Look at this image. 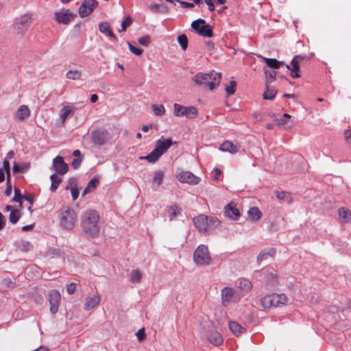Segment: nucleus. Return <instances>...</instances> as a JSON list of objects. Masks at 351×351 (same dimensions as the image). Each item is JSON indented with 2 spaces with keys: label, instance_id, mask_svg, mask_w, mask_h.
<instances>
[{
  "label": "nucleus",
  "instance_id": "nucleus-35",
  "mask_svg": "<svg viewBox=\"0 0 351 351\" xmlns=\"http://www.w3.org/2000/svg\"><path fill=\"white\" fill-rule=\"evenodd\" d=\"M248 216L252 221H258L262 217V213L260 211V210L255 206L251 207L248 212Z\"/></svg>",
  "mask_w": 351,
  "mask_h": 351
},
{
  "label": "nucleus",
  "instance_id": "nucleus-11",
  "mask_svg": "<svg viewBox=\"0 0 351 351\" xmlns=\"http://www.w3.org/2000/svg\"><path fill=\"white\" fill-rule=\"evenodd\" d=\"M176 178L180 182L187 183L191 185L197 184L200 178L195 176L193 173L186 171H182L176 175Z\"/></svg>",
  "mask_w": 351,
  "mask_h": 351
},
{
  "label": "nucleus",
  "instance_id": "nucleus-40",
  "mask_svg": "<svg viewBox=\"0 0 351 351\" xmlns=\"http://www.w3.org/2000/svg\"><path fill=\"white\" fill-rule=\"evenodd\" d=\"M50 179L51 180L50 190L52 192H55L57 190L59 184L62 182V178L60 176H57L56 174H52L50 176Z\"/></svg>",
  "mask_w": 351,
  "mask_h": 351
},
{
  "label": "nucleus",
  "instance_id": "nucleus-59",
  "mask_svg": "<svg viewBox=\"0 0 351 351\" xmlns=\"http://www.w3.org/2000/svg\"><path fill=\"white\" fill-rule=\"evenodd\" d=\"M136 336L137 337V339L139 340V341H141L142 339H144L145 337V330L144 328H141L139 329L136 333Z\"/></svg>",
  "mask_w": 351,
  "mask_h": 351
},
{
  "label": "nucleus",
  "instance_id": "nucleus-23",
  "mask_svg": "<svg viewBox=\"0 0 351 351\" xmlns=\"http://www.w3.org/2000/svg\"><path fill=\"white\" fill-rule=\"evenodd\" d=\"M76 110V108L73 105H66L64 106L61 110L60 114V119L62 122V125H64L67 117L73 114Z\"/></svg>",
  "mask_w": 351,
  "mask_h": 351
},
{
  "label": "nucleus",
  "instance_id": "nucleus-34",
  "mask_svg": "<svg viewBox=\"0 0 351 351\" xmlns=\"http://www.w3.org/2000/svg\"><path fill=\"white\" fill-rule=\"evenodd\" d=\"M265 86L266 90L263 95V99L267 100L274 99L277 93L276 90L274 88L270 87V84H265Z\"/></svg>",
  "mask_w": 351,
  "mask_h": 351
},
{
  "label": "nucleus",
  "instance_id": "nucleus-24",
  "mask_svg": "<svg viewBox=\"0 0 351 351\" xmlns=\"http://www.w3.org/2000/svg\"><path fill=\"white\" fill-rule=\"evenodd\" d=\"M290 119L291 115L285 113L282 117L277 119V123L285 129H290L293 126V123L290 121Z\"/></svg>",
  "mask_w": 351,
  "mask_h": 351
},
{
  "label": "nucleus",
  "instance_id": "nucleus-29",
  "mask_svg": "<svg viewBox=\"0 0 351 351\" xmlns=\"http://www.w3.org/2000/svg\"><path fill=\"white\" fill-rule=\"evenodd\" d=\"M259 58L261 59V61L265 62L269 67L272 69H279L284 64L283 62L278 61L275 58H267L263 56H259Z\"/></svg>",
  "mask_w": 351,
  "mask_h": 351
},
{
  "label": "nucleus",
  "instance_id": "nucleus-50",
  "mask_svg": "<svg viewBox=\"0 0 351 351\" xmlns=\"http://www.w3.org/2000/svg\"><path fill=\"white\" fill-rule=\"evenodd\" d=\"M22 195L21 193L20 189L18 188H14V196L12 198V201L19 202L20 204V206L22 204L21 202Z\"/></svg>",
  "mask_w": 351,
  "mask_h": 351
},
{
  "label": "nucleus",
  "instance_id": "nucleus-19",
  "mask_svg": "<svg viewBox=\"0 0 351 351\" xmlns=\"http://www.w3.org/2000/svg\"><path fill=\"white\" fill-rule=\"evenodd\" d=\"M101 295L99 293H95L92 296L86 297L84 304L85 311H90L96 308L101 302Z\"/></svg>",
  "mask_w": 351,
  "mask_h": 351
},
{
  "label": "nucleus",
  "instance_id": "nucleus-62",
  "mask_svg": "<svg viewBox=\"0 0 351 351\" xmlns=\"http://www.w3.org/2000/svg\"><path fill=\"white\" fill-rule=\"evenodd\" d=\"M5 223V221L4 216L0 212V230L4 228Z\"/></svg>",
  "mask_w": 351,
  "mask_h": 351
},
{
  "label": "nucleus",
  "instance_id": "nucleus-45",
  "mask_svg": "<svg viewBox=\"0 0 351 351\" xmlns=\"http://www.w3.org/2000/svg\"><path fill=\"white\" fill-rule=\"evenodd\" d=\"M20 217V211L17 209H14L10 212L9 220L12 223L14 224L19 220Z\"/></svg>",
  "mask_w": 351,
  "mask_h": 351
},
{
  "label": "nucleus",
  "instance_id": "nucleus-39",
  "mask_svg": "<svg viewBox=\"0 0 351 351\" xmlns=\"http://www.w3.org/2000/svg\"><path fill=\"white\" fill-rule=\"evenodd\" d=\"M82 72L78 69H71L67 71L66 77L71 80H78L81 78Z\"/></svg>",
  "mask_w": 351,
  "mask_h": 351
},
{
  "label": "nucleus",
  "instance_id": "nucleus-54",
  "mask_svg": "<svg viewBox=\"0 0 351 351\" xmlns=\"http://www.w3.org/2000/svg\"><path fill=\"white\" fill-rule=\"evenodd\" d=\"M82 160H83V157H80V158H75L73 161H72V167L73 168V169H77L82 162Z\"/></svg>",
  "mask_w": 351,
  "mask_h": 351
},
{
  "label": "nucleus",
  "instance_id": "nucleus-57",
  "mask_svg": "<svg viewBox=\"0 0 351 351\" xmlns=\"http://www.w3.org/2000/svg\"><path fill=\"white\" fill-rule=\"evenodd\" d=\"M138 43L143 46H147L150 42V38L149 36H142L138 40Z\"/></svg>",
  "mask_w": 351,
  "mask_h": 351
},
{
  "label": "nucleus",
  "instance_id": "nucleus-6",
  "mask_svg": "<svg viewBox=\"0 0 351 351\" xmlns=\"http://www.w3.org/2000/svg\"><path fill=\"white\" fill-rule=\"evenodd\" d=\"M241 294L230 287H226L221 290V302L223 306H228L231 303H237L240 301Z\"/></svg>",
  "mask_w": 351,
  "mask_h": 351
},
{
  "label": "nucleus",
  "instance_id": "nucleus-31",
  "mask_svg": "<svg viewBox=\"0 0 351 351\" xmlns=\"http://www.w3.org/2000/svg\"><path fill=\"white\" fill-rule=\"evenodd\" d=\"M228 326L230 330L236 336H239V335L243 333L246 330L244 327L241 326L237 322L234 321L229 322Z\"/></svg>",
  "mask_w": 351,
  "mask_h": 351
},
{
  "label": "nucleus",
  "instance_id": "nucleus-52",
  "mask_svg": "<svg viewBox=\"0 0 351 351\" xmlns=\"http://www.w3.org/2000/svg\"><path fill=\"white\" fill-rule=\"evenodd\" d=\"M128 44L129 49L132 53H134L136 56H140L143 53V49H141V48H138V47L133 46L129 42L128 43Z\"/></svg>",
  "mask_w": 351,
  "mask_h": 351
},
{
  "label": "nucleus",
  "instance_id": "nucleus-37",
  "mask_svg": "<svg viewBox=\"0 0 351 351\" xmlns=\"http://www.w3.org/2000/svg\"><path fill=\"white\" fill-rule=\"evenodd\" d=\"M239 288L244 291L248 292L252 287V284L246 278H240L239 280Z\"/></svg>",
  "mask_w": 351,
  "mask_h": 351
},
{
  "label": "nucleus",
  "instance_id": "nucleus-58",
  "mask_svg": "<svg viewBox=\"0 0 351 351\" xmlns=\"http://www.w3.org/2000/svg\"><path fill=\"white\" fill-rule=\"evenodd\" d=\"M3 168L6 173V177H10L11 175H10V162L7 159H5L3 160Z\"/></svg>",
  "mask_w": 351,
  "mask_h": 351
},
{
  "label": "nucleus",
  "instance_id": "nucleus-15",
  "mask_svg": "<svg viewBox=\"0 0 351 351\" xmlns=\"http://www.w3.org/2000/svg\"><path fill=\"white\" fill-rule=\"evenodd\" d=\"M76 16L70 10H62L55 13V19L58 23L69 24Z\"/></svg>",
  "mask_w": 351,
  "mask_h": 351
},
{
  "label": "nucleus",
  "instance_id": "nucleus-27",
  "mask_svg": "<svg viewBox=\"0 0 351 351\" xmlns=\"http://www.w3.org/2000/svg\"><path fill=\"white\" fill-rule=\"evenodd\" d=\"M208 339L215 346H219L223 342L221 335L216 330H212L209 332Z\"/></svg>",
  "mask_w": 351,
  "mask_h": 351
},
{
  "label": "nucleus",
  "instance_id": "nucleus-38",
  "mask_svg": "<svg viewBox=\"0 0 351 351\" xmlns=\"http://www.w3.org/2000/svg\"><path fill=\"white\" fill-rule=\"evenodd\" d=\"M164 172L161 170L154 171L153 176V184L159 186L162 184L164 179Z\"/></svg>",
  "mask_w": 351,
  "mask_h": 351
},
{
  "label": "nucleus",
  "instance_id": "nucleus-60",
  "mask_svg": "<svg viewBox=\"0 0 351 351\" xmlns=\"http://www.w3.org/2000/svg\"><path fill=\"white\" fill-rule=\"evenodd\" d=\"M205 3L208 5V10L210 12H213V11L215 10V5H214V3H213L212 0H206V1Z\"/></svg>",
  "mask_w": 351,
  "mask_h": 351
},
{
  "label": "nucleus",
  "instance_id": "nucleus-42",
  "mask_svg": "<svg viewBox=\"0 0 351 351\" xmlns=\"http://www.w3.org/2000/svg\"><path fill=\"white\" fill-rule=\"evenodd\" d=\"M129 278L132 283L139 282L142 278V274L138 269H134L130 272Z\"/></svg>",
  "mask_w": 351,
  "mask_h": 351
},
{
  "label": "nucleus",
  "instance_id": "nucleus-41",
  "mask_svg": "<svg viewBox=\"0 0 351 351\" xmlns=\"http://www.w3.org/2000/svg\"><path fill=\"white\" fill-rule=\"evenodd\" d=\"M265 84H270L276 80V72L272 70L265 69Z\"/></svg>",
  "mask_w": 351,
  "mask_h": 351
},
{
  "label": "nucleus",
  "instance_id": "nucleus-47",
  "mask_svg": "<svg viewBox=\"0 0 351 351\" xmlns=\"http://www.w3.org/2000/svg\"><path fill=\"white\" fill-rule=\"evenodd\" d=\"M149 10L154 13H160L165 11H167V7L162 6V9H161V5L157 3L151 4L149 5Z\"/></svg>",
  "mask_w": 351,
  "mask_h": 351
},
{
  "label": "nucleus",
  "instance_id": "nucleus-56",
  "mask_svg": "<svg viewBox=\"0 0 351 351\" xmlns=\"http://www.w3.org/2000/svg\"><path fill=\"white\" fill-rule=\"evenodd\" d=\"M176 1L177 2H178L181 5V7L183 8H192L195 5L193 3H190V2L184 1H181V0H176Z\"/></svg>",
  "mask_w": 351,
  "mask_h": 351
},
{
  "label": "nucleus",
  "instance_id": "nucleus-32",
  "mask_svg": "<svg viewBox=\"0 0 351 351\" xmlns=\"http://www.w3.org/2000/svg\"><path fill=\"white\" fill-rule=\"evenodd\" d=\"M270 296L274 307L284 304L287 302V298L284 294L271 293Z\"/></svg>",
  "mask_w": 351,
  "mask_h": 351
},
{
  "label": "nucleus",
  "instance_id": "nucleus-16",
  "mask_svg": "<svg viewBox=\"0 0 351 351\" xmlns=\"http://www.w3.org/2000/svg\"><path fill=\"white\" fill-rule=\"evenodd\" d=\"M53 169L59 175H64L68 171L69 166L62 156H58L53 160Z\"/></svg>",
  "mask_w": 351,
  "mask_h": 351
},
{
  "label": "nucleus",
  "instance_id": "nucleus-21",
  "mask_svg": "<svg viewBox=\"0 0 351 351\" xmlns=\"http://www.w3.org/2000/svg\"><path fill=\"white\" fill-rule=\"evenodd\" d=\"M99 31L106 36H108L114 41L117 40V36L113 33L110 26L107 22H101L99 24Z\"/></svg>",
  "mask_w": 351,
  "mask_h": 351
},
{
  "label": "nucleus",
  "instance_id": "nucleus-2",
  "mask_svg": "<svg viewBox=\"0 0 351 351\" xmlns=\"http://www.w3.org/2000/svg\"><path fill=\"white\" fill-rule=\"evenodd\" d=\"M196 84L208 88L210 90L216 89L221 80V73L212 71L208 73H198L192 78Z\"/></svg>",
  "mask_w": 351,
  "mask_h": 351
},
{
  "label": "nucleus",
  "instance_id": "nucleus-10",
  "mask_svg": "<svg viewBox=\"0 0 351 351\" xmlns=\"http://www.w3.org/2000/svg\"><path fill=\"white\" fill-rule=\"evenodd\" d=\"M93 142L98 145H104L110 139V134L105 129H97L91 134Z\"/></svg>",
  "mask_w": 351,
  "mask_h": 351
},
{
  "label": "nucleus",
  "instance_id": "nucleus-51",
  "mask_svg": "<svg viewBox=\"0 0 351 351\" xmlns=\"http://www.w3.org/2000/svg\"><path fill=\"white\" fill-rule=\"evenodd\" d=\"M12 187L11 184V176L6 177V189L5 191V195L6 196H10L12 193Z\"/></svg>",
  "mask_w": 351,
  "mask_h": 351
},
{
  "label": "nucleus",
  "instance_id": "nucleus-13",
  "mask_svg": "<svg viewBox=\"0 0 351 351\" xmlns=\"http://www.w3.org/2000/svg\"><path fill=\"white\" fill-rule=\"evenodd\" d=\"M97 5L98 2L96 0H84L79 8L80 16H88Z\"/></svg>",
  "mask_w": 351,
  "mask_h": 351
},
{
  "label": "nucleus",
  "instance_id": "nucleus-14",
  "mask_svg": "<svg viewBox=\"0 0 351 351\" xmlns=\"http://www.w3.org/2000/svg\"><path fill=\"white\" fill-rule=\"evenodd\" d=\"M303 60L301 56H295L291 60L290 64H286L287 69L291 71V76L293 78H298L300 77V63Z\"/></svg>",
  "mask_w": 351,
  "mask_h": 351
},
{
  "label": "nucleus",
  "instance_id": "nucleus-28",
  "mask_svg": "<svg viewBox=\"0 0 351 351\" xmlns=\"http://www.w3.org/2000/svg\"><path fill=\"white\" fill-rule=\"evenodd\" d=\"M16 117L20 121H23L30 116V110L27 106L22 105L16 111Z\"/></svg>",
  "mask_w": 351,
  "mask_h": 351
},
{
  "label": "nucleus",
  "instance_id": "nucleus-30",
  "mask_svg": "<svg viewBox=\"0 0 351 351\" xmlns=\"http://www.w3.org/2000/svg\"><path fill=\"white\" fill-rule=\"evenodd\" d=\"M219 149L222 152H228L231 154H235L239 151L237 145L228 141H224L221 143L219 147Z\"/></svg>",
  "mask_w": 351,
  "mask_h": 351
},
{
  "label": "nucleus",
  "instance_id": "nucleus-4",
  "mask_svg": "<svg viewBox=\"0 0 351 351\" xmlns=\"http://www.w3.org/2000/svg\"><path fill=\"white\" fill-rule=\"evenodd\" d=\"M195 228L201 233H205L210 229L218 226L220 221L215 217H208L205 215H199L193 219Z\"/></svg>",
  "mask_w": 351,
  "mask_h": 351
},
{
  "label": "nucleus",
  "instance_id": "nucleus-5",
  "mask_svg": "<svg viewBox=\"0 0 351 351\" xmlns=\"http://www.w3.org/2000/svg\"><path fill=\"white\" fill-rule=\"evenodd\" d=\"M193 261L197 265L206 266L210 263L211 256L208 248L205 245H199L194 251Z\"/></svg>",
  "mask_w": 351,
  "mask_h": 351
},
{
  "label": "nucleus",
  "instance_id": "nucleus-3",
  "mask_svg": "<svg viewBox=\"0 0 351 351\" xmlns=\"http://www.w3.org/2000/svg\"><path fill=\"white\" fill-rule=\"evenodd\" d=\"M60 226L66 230L74 228L77 220V214L75 210L70 206H63L59 211Z\"/></svg>",
  "mask_w": 351,
  "mask_h": 351
},
{
  "label": "nucleus",
  "instance_id": "nucleus-64",
  "mask_svg": "<svg viewBox=\"0 0 351 351\" xmlns=\"http://www.w3.org/2000/svg\"><path fill=\"white\" fill-rule=\"evenodd\" d=\"M345 137L347 140L351 141V130H346L344 132Z\"/></svg>",
  "mask_w": 351,
  "mask_h": 351
},
{
  "label": "nucleus",
  "instance_id": "nucleus-43",
  "mask_svg": "<svg viewBox=\"0 0 351 351\" xmlns=\"http://www.w3.org/2000/svg\"><path fill=\"white\" fill-rule=\"evenodd\" d=\"M261 303L264 308H269L271 307H274L273 306L272 300L271 298L270 294L262 298L261 300Z\"/></svg>",
  "mask_w": 351,
  "mask_h": 351
},
{
  "label": "nucleus",
  "instance_id": "nucleus-25",
  "mask_svg": "<svg viewBox=\"0 0 351 351\" xmlns=\"http://www.w3.org/2000/svg\"><path fill=\"white\" fill-rule=\"evenodd\" d=\"M275 253V250L271 247L263 250L257 256L258 263L260 264L263 261L267 260L269 257H274Z\"/></svg>",
  "mask_w": 351,
  "mask_h": 351
},
{
  "label": "nucleus",
  "instance_id": "nucleus-9",
  "mask_svg": "<svg viewBox=\"0 0 351 351\" xmlns=\"http://www.w3.org/2000/svg\"><path fill=\"white\" fill-rule=\"evenodd\" d=\"M31 24V16L24 14L15 19L14 28L18 34L23 35L29 29Z\"/></svg>",
  "mask_w": 351,
  "mask_h": 351
},
{
  "label": "nucleus",
  "instance_id": "nucleus-8",
  "mask_svg": "<svg viewBox=\"0 0 351 351\" xmlns=\"http://www.w3.org/2000/svg\"><path fill=\"white\" fill-rule=\"evenodd\" d=\"M197 114V110L194 106H184L177 103L173 104V114L176 117L193 119Z\"/></svg>",
  "mask_w": 351,
  "mask_h": 351
},
{
  "label": "nucleus",
  "instance_id": "nucleus-61",
  "mask_svg": "<svg viewBox=\"0 0 351 351\" xmlns=\"http://www.w3.org/2000/svg\"><path fill=\"white\" fill-rule=\"evenodd\" d=\"M21 171H22V169L20 167V165L18 163L14 162V165H13V172L16 173H20Z\"/></svg>",
  "mask_w": 351,
  "mask_h": 351
},
{
  "label": "nucleus",
  "instance_id": "nucleus-7",
  "mask_svg": "<svg viewBox=\"0 0 351 351\" xmlns=\"http://www.w3.org/2000/svg\"><path fill=\"white\" fill-rule=\"evenodd\" d=\"M191 27L199 35L204 37H212L213 35V27L202 19L195 20L191 23Z\"/></svg>",
  "mask_w": 351,
  "mask_h": 351
},
{
  "label": "nucleus",
  "instance_id": "nucleus-49",
  "mask_svg": "<svg viewBox=\"0 0 351 351\" xmlns=\"http://www.w3.org/2000/svg\"><path fill=\"white\" fill-rule=\"evenodd\" d=\"M237 83L235 81H230V84L226 86V91L228 95H233L236 90Z\"/></svg>",
  "mask_w": 351,
  "mask_h": 351
},
{
  "label": "nucleus",
  "instance_id": "nucleus-1",
  "mask_svg": "<svg viewBox=\"0 0 351 351\" xmlns=\"http://www.w3.org/2000/svg\"><path fill=\"white\" fill-rule=\"evenodd\" d=\"M99 215L95 210H88L83 213L81 227L87 237H96L100 231L99 226Z\"/></svg>",
  "mask_w": 351,
  "mask_h": 351
},
{
  "label": "nucleus",
  "instance_id": "nucleus-36",
  "mask_svg": "<svg viewBox=\"0 0 351 351\" xmlns=\"http://www.w3.org/2000/svg\"><path fill=\"white\" fill-rule=\"evenodd\" d=\"M162 155L155 148L146 156L142 157V159H145L149 162H156Z\"/></svg>",
  "mask_w": 351,
  "mask_h": 351
},
{
  "label": "nucleus",
  "instance_id": "nucleus-46",
  "mask_svg": "<svg viewBox=\"0 0 351 351\" xmlns=\"http://www.w3.org/2000/svg\"><path fill=\"white\" fill-rule=\"evenodd\" d=\"M178 42L183 50H186L188 47V38L185 34L179 35Z\"/></svg>",
  "mask_w": 351,
  "mask_h": 351
},
{
  "label": "nucleus",
  "instance_id": "nucleus-26",
  "mask_svg": "<svg viewBox=\"0 0 351 351\" xmlns=\"http://www.w3.org/2000/svg\"><path fill=\"white\" fill-rule=\"evenodd\" d=\"M66 190H70L73 200H75L77 199L79 196V189L76 184L75 178H71L69 180V184L66 186Z\"/></svg>",
  "mask_w": 351,
  "mask_h": 351
},
{
  "label": "nucleus",
  "instance_id": "nucleus-53",
  "mask_svg": "<svg viewBox=\"0 0 351 351\" xmlns=\"http://www.w3.org/2000/svg\"><path fill=\"white\" fill-rule=\"evenodd\" d=\"M132 23V19H130V17H126L125 19V20H123L122 22H121V30L122 31H125L126 29L131 25Z\"/></svg>",
  "mask_w": 351,
  "mask_h": 351
},
{
  "label": "nucleus",
  "instance_id": "nucleus-33",
  "mask_svg": "<svg viewBox=\"0 0 351 351\" xmlns=\"http://www.w3.org/2000/svg\"><path fill=\"white\" fill-rule=\"evenodd\" d=\"M276 197L279 200H284L288 204H291L293 202V195L290 193H287L285 191H276L275 192Z\"/></svg>",
  "mask_w": 351,
  "mask_h": 351
},
{
  "label": "nucleus",
  "instance_id": "nucleus-63",
  "mask_svg": "<svg viewBox=\"0 0 351 351\" xmlns=\"http://www.w3.org/2000/svg\"><path fill=\"white\" fill-rule=\"evenodd\" d=\"M267 275L272 280L276 277V272L274 271V270H272V271H267Z\"/></svg>",
  "mask_w": 351,
  "mask_h": 351
},
{
  "label": "nucleus",
  "instance_id": "nucleus-20",
  "mask_svg": "<svg viewBox=\"0 0 351 351\" xmlns=\"http://www.w3.org/2000/svg\"><path fill=\"white\" fill-rule=\"evenodd\" d=\"M338 217L341 223H351V210L346 207H340L338 209Z\"/></svg>",
  "mask_w": 351,
  "mask_h": 351
},
{
  "label": "nucleus",
  "instance_id": "nucleus-12",
  "mask_svg": "<svg viewBox=\"0 0 351 351\" xmlns=\"http://www.w3.org/2000/svg\"><path fill=\"white\" fill-rule=\"evenodd\" d=\"M61 300V295L58 290H51L48 293V300L50 304V312L56 314L59 308Z\"/></svg>",
  "mask_w": 351,
  "mask_h": 351
},
{
  "label": "nucleus",
  "instance_id": "nucleus-48",
  "mask_svg": "<svg viewBox=\"0 0 351 351\" xmlns=\"http://www.w3.org/2000/svg\"><path fill=\"white\" fill-rule=\"evenodd\" d=\"M99 184V180L98 178H93L91 179L86 186V187L91 191L95 190Z\"/></svg>",
  "mask_w": 351,
  "mask_h": 351
},
{
  "label": "nucleus",
  "instance_id": "nucleus-22",
  "mask_svg": "<svg viewBox=\"0 0 351 351\" xmlns=\"http://www.w3.org/2000/svg\"><path fill=\"white\" fill-rule=\"evenodd\" d=\"M166 211L170 221H173L182 215V208L175 204L167 206Z\"/></svg>",
  "mask_w": 351,
  "mask_h": 351
},
{
  "label": "nucleus",
  "instance_id": "nucleus-55",
  "mask_svg": "<svg viewBox=\"0 0 351 351\" xmlns=\"http://www.w3.org/2000/svg\"><path fill=\"white\" fill-rule=\"evenodd\" d=\"M76 289V284L71 282L66 285V292L69 294H73Z\"/></svg>",
  "mask_w": 351,
  "mask_h": 351
},
{
  "label": "nucleus",
  "instance_id": "nucleus-18",
  "mask_svg": "<svg viewBox=\"0 0 351 351\" xmlns=\"http://www.w3.org/2000/svg\"><path fill=\"white\" fill-rule=\"evenodd\" d=\"M224 213L226 217L232 220H237L240 217V211L234 202H230L224 208Z\"/></svg>",
  "mask_w": 351,
  "mask_h": 351
},
{
  "label": "nucleus",
  "instance_id": "nucleus-17",
  "mask_svg": "<svg viewBox=\"0 0 351 351\" xmlns=\"http://www.w3.org/2000/svg\"><path fill=\"white\" fill-rule=\"evenodd\" d=\"M176 142L173 141L170 138H165L163 136H162L160 138H159L156 142L155 149L159 152V153L162 155L164 154L169 148L176 144Z\"/></svg>",
  "mask_w": 351,
  "mask_h": 351
},
{
  "label": "nucleus",
  "instance_id": "nucleus-44",
  "mask_svg": "<svg viewBox=\"0 0 351 351\" xmlns=\"http://www.w3.org/2000/svg\"><path fill=\"white\" fill-rule=\"evenodd\" d=\"M152 108L156 116H162L165 112V108L162 104H153Z\"/></svg>",
  "mask_w": 351,
  "mask_h": 351
}]
</instances>
